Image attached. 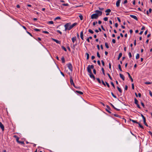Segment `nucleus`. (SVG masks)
<instances>
[{"label": "nucleus", "instance_id": "f257e3e1", "mask_svg": "<svg viewBox=\"0 0 152 152\" xmlns=\"http://www.w3.org/2000/svg\"><path fill=\"white\" fill-rule=\"evenodd\" d=\"M71 24V23H66L64 25V27L65 28V31H66L67 30H70L71 29L69 28Z\"/></svg>", "mask_w": 152, "mask_h": 152}, {"label": "nucleus", "instance_id": "f03ea898", "mask_svg": "<svg viewBox=\"0 0 152 152\" xmlns=\"http://www.w3.org/2000/svg\"><path fill=\"white\" fill-rule=\"evenodd\" d=\"M98 17V14L96 13L93 14L91 16V18L92 19H97Z\"/></svg>", "mask_w": 152, "mask_h": 152}, {"label": "nucleus", "instance_id": "7ed1b4c3", "mask_svg": "<svg viewBox=\"0 0 152 152\" xmlns=\"http://www.w3.org/2000/svg\"><path fill=\"white\" fill-rule=\"evenodd\" d=\"M67 66L68 68L69 69L71 72L72 71V64L71 63H69L67 64Z\"/></svg>", "mask_w": 152, "mask_h": 152}, {"label": "nucleus", "instance_id": "20e7f679", "mask_svg": "<svg viewBox=\"0 0 152 152\" xmlns=\"http://www.w3.org/2000/svg\"><path fill=\"white\" fill-rule=\"evenodd\" d=\"M95 12L96 13V14H99V15L98 14V16L99 17L101 16L102 14V12L101 11H99L98 10H95Z\"/></svg>", "mask_w": 152, "mask_h": 152}, {"label": "nucleus", "instance_id": "39448f33", "mask_svg": "<svg viewBox=\"0 0 152 152\" xmlns=\"http://www.w3.org/2000/svg\"><path fill=\"white\" fill-rule=\"evenodd\" d=\"M77 24V23H73L72 24V25H70V28H69L71 29L74 27L75 26H76Z\"/></svg>", "mask_w": 152, "mask_h": 152}, {"label": "nucleus", "instance_id": "423d86ee", "mask_svg": "<svg viewBox=\"0 0 152 152\" xmlns=\"http://www.w3.org/2000/svg\"><path fill=\"white\" fill-rule=\"evenodd\" d=\"M70 81L71 84V85H73V86H75V85L74 84V83L73 81V80L71 77H70Z\"/></svg>", "mask_w": 152, "mask_h": 152}, {"label": "nucleus", "instance_id": "0eeeda50", "mask_svg": "<svg viewBox=\"0 0 152 152\" xmlns=\"http://www.w3.org/2000/svg\"><path fill=\"white\" fill-rule=\"evenodd\" d=\"M89 75L90 77L91 78H93L94 80H95V76H94V75H93V74H92V73H91L90 74H89Z\"/></svg>", "mask_w": 152, "mask_h": 152}, {"label": "nucleus", "instance_id": "6e6552de", "mask_svg": "<svg viewBox=\"0 0 152 152\" xmlns=\"http://www.w3.org/2000/svg\"><path fill=\"white\" fill-rule=\"evenodd\" d=\"M90 65H89L87 68V71H88V72L89 74H90L91 73H92V71L91 70V69L90 68Z\"/></svg>", "mask_w": 152, "mask_h": 152}, {"label": "nucleus", "instance_id": "1a4fd4ad", "mask_svg": "<svg viewBox=\"0 0 152 152\" xmlns=\"http://www.w3.org/2000/svg\"><path fill=\"white\" fill-rule=\"evenodd\" d=\"M130 16L131 17L134 18V19H135L136 20H138V19L137 17L135 15H130Z\"/></svg>", "mask_w": 152, "mask_h": 152}, {"label": "nucleus", "instance_id": "9d476101", "mask_svg": "<svg viewBox=\"0 0 152 152\" xmlns=\"http://www.w3.org/2000/svg\"><path fill=\"white\" fill-rule=\"evenodd\" d=\"M121 0H118L116 2V5L117 7H118L120 5V3Z\"/></svg>", "mask_w": 152, "mask_h": 152}, {"label": "nucleus", "instance_id": "9b49d317", "mask_svg": "<svg viewBox=\"0 0 152 152\" xmlns=\"http://www.w3.org/2000/svg\"><path fill=\"white\" fill-rule=\"evenodd\" d=\"M13 137L16 139V140L17 142L18 143L20 141L19 140V138L16 135H15L13 136Z\"/></svg>", "mask_w": 152, "mask_h": 152}, {"label": "nucleus", "instance_id": "f8f14e48", "mask_svg": "<svg viewBox=\"0 0 152 152\" xmlns=\"http://www.w3.org/2000/svg\"><path fill=\"white\" fill-rule=\"evenodd\" d=\"M52 40H53L54 41L56 42L57 43L60 44L61 43V42L60 41H59L57 39H55L52 38Z\"/></svg>", "mask_w": 152, "mask_h": 152}, {"label": "nucleus", "instance_id": "ddd939ff", "mask_svg": "<svg viewBox=\"0 0 152 152\" xmlns=\"http://www.w3.org/2000/svg\"><path fill=\"white\" fill-rule=\"evenodd\" d=\"M0 127L2 130L3 131L4 129V126L2 123L0 121Z\"/></svg>", "mask_w": 152, "mask_h": 152}, {"label": "nucleus", "instance_id": "4468645a", "mask_svg": "<svg viewBox=\"0 0 152 152\" xmlns=\"http://www.w3.org/2000/svg\"><path fill=\"white\" fill-rule=\"evenodd\" d=\"M80 37L81 39L83 40H84L83 39V31H82L80 32Z\"/></svg>", "mask_w": 152, "mask_h": 152}, {"label": "nucleus", "instance_id": "2eb2a0df", "mask_svg": "<svg viewBox=\"0 0 152 152\" xmlns=\"http://www.w3.org/2000/svg\"><path fill=\"white\" fill-rule=\"evenodd\" d=\"M120 77L123 80H125V77L123 75L121 74H119Z\"/></svg>", "mask_w": 152, "mask_h": 152}, {"label": "nucleus", "instance_id": "dca6fc26", "mask_svg": "<svg viewBox=\"0 0 152 152\" xmlns=\"http://www.w3.org/2000/svg\"><path fill=\"white\" fill-rule=\"evenodd\" d=\"M127 73L128 74V77H129V78L131 80V82H133V79H132V77L131 76V75H130L129 73V72H127Z\"/></svg>", "mask_w": 152, "mask_h": 152}, {"label": "nucleus", "instance_id": "f3484780", "mask_svg": "<svg viewBox=\"0 0 152 152\" xmlns=\"http://www.w3.org/2000/svg\"><path fill=\"white\" fill-rule=\"evenodd\" d=\"M72 40L73 43H74L75 42L76 40V37H75L72 38Z\"/></svg>", "mask_w": 152, "mask_h": 152}, {"label": "nucleus", "instance_id": "a211bd4d", "mask_svg": "<svg viewBox=\"0 0 152 152\" xmlns=\"http://www.w3.org/2000/svg\"><path fill=\"white\" fill-rule=\"evenodd\" d=\"M129 120L131 121H132V122L133 123H135L137 124H138V122H137V121H136L132 119H129Z\"/></svg>", "mask_w": 152, "mask_h": 152}, {"label": "nucleus", "instance_id": "6ab92c4d", "mask_svg": "<svg viewBox=\"0 0 152 152\" xmlns=\"http://www.w3.org/2000/svg\"><path fill=\"white\" fill-rule=\"evenodd\" d=\"M122 56V53H119V55H118V60H119V59Z\"/></svg>", "mask_w": 152, "mask_h": 152}, {"label": "nucleus", "instance_id": "aec40b11", "mask_svg": "<svg viewBox=\"0 0 152 152\" xmlns=\"http://www.w3.org/2000/svg\"><path fill=\"white\" fill-rule=\"evenodd\" d=\"M75 92L79 94H83V92H81V91H75Z\"/></svg>", "mask_w": 152, "mask_h": 152}, {"label": "nucleus", "instance_id": "412c9836", "mask_svg": "<svg viewBox=\"0 0 152 152\" xmlns=\"http://www.w3.org/2000/svg\"><path fill=\"white\" fill-rule=\"evenodd\" d=\"M117 88L118 90L120 93H121L122 92V90L121 88H120L118 86L117 87Z\"/></svg>", "mask_w": 152, "mask_h": 152}, {"label": "nucleus", "instance_id": "4be33fe9", "mask_svg": "<svg viewBox=\"0 0 152 152\" xmlns=\"http://www.w3.org/2000/svg\"><path fill=\"white\" fill-rule=\"evenodd\" d=\"M134 103L135 104H138V101L135 98H134Z\"/></svg>", "mask_w": 152, "mask_h": 152}, {"label": "nucleus", "instance_id": "5701e85b", "mask_svg": "<svg viewBox=\"0 0 152 152\" xmlns=\"http://www.w3.org/2000/svg\"><path fill=\"white\" fill-rule=\"evenodd\" d=\"M61 60L62 61V62L63 63H65V60L64 58V56H63L61 58Z\"/></svg>", "mask_w": 152, "mask_h": 152}, {"label": "nucleus", "instance_id": "b1692460", "mask_svg": "<svg viewBox=\"0 0 152 152\" xmlns=\"http://www.w3.org/2000/svg\"><path fill=\"white\" fill-rule=\"evenodd\" d=\"M102 72L103 74V75L104 76H105V72H104V69L103 68H102Z\"/></svg>", "mask_w": 152, "mask_h": 152}, {"label": "nucleus", "instance_id": "393cba45", "mask_svg": "<svg viewBox=\"0 0 152 152\" xmlns=\"http://www.w3.org/2000/svg\"><path fill=\"white\" fill-rule=\"evenodd\" d=\"M111 10L110 9H107L105 11V12L109 13L111 12Z\"/></svg>", "mask_w": 152, "mask_h": 152}, {"label": "nucleus", "instance_id": "a878e982", "mask_svg": "<svg viewBox=\"0 0 152 152\" xmlns=\"http://www.w3.org/2000/svg\"><path fill=\"white\" fill-rule=\"evenodd\" d=\"M105 45L106 47L107 48H109V46L107 42L105 43Z\"/></svg>", "mask_w": 152, "mask_h": 152}, {"label": "nucleus", "instance_id": "bb28decb", "mask_svg": "<svg viewBox=\"0 0 152 152\" xmlns=\"http://www.w3.org/2000/svg\"><path fill=\"white\" fill-rule=\"evenodd\" d=\"M86 55L87 56V58H86V59L87 60H88L89 59V54L88 53H86Z\"/></svg>", "mask_w": 152, "mask_h": 152}, {"label": "nucleus", "instance_id": "cd10ccee", "mask_svg": "<svg viewBox=\"0 0 152 152\" xmlns=\"http://www.w3.org/2000/svg\"><path fill=\"white\" fill-rule=\"evenodd\" d=\"M143 121L144 123L145 124V125L147 126H148V125L146 123V119L144 120Z\"/></svg>", "mask_w": 152, "mask_h": 152}, {"label": "nucleus", "instance_id": "c85d7f7f", "mask_svg": "<svg viewBox=\"0 0 152 152\" xmlns=\"http://www.w3.org/2000/svg\"><path fill=\"white\" fill-rule=\"evenodd\" d=\"M47 23L48 24H53V22L52 21H50L48 22Z\"/></svg>", "mask_w": 152, "mask_h": 152}, {"label": "nucleus", "instance_id": "c756f323", "mask_svg": "<svg viewBox=\"0 0 152 152\" xmlns=\"http://www.w3.org/2000/svg\"><path fill=\"white\" fill-rule=\"evenodd\" d=\"M79 17L80 18L81 20H82L83 19V16L81 15H79Z\"/></svg>", "mask_w": 152, "mask_h": 152}, {"label": "nucleus", "instance_id": "7c9ffc66", "mask_svg": "<svg viewBox=\"0 0 152 152\" xmlns=\"http://www.w3.org/2000/svg\"><path fill=\"white\" fill-rule=\"evenodd\" d=\"M88 32L91 34H93L94 33V31L91 29H89L88 30Z\"/></svg>", "mask_w": 152, "mask_h": 152}, {"label": "nucleus", "instance_id": "2f4dec72", "mask_svg": "<svg viewBox=\"0 0 152 152\" xmlns=\"http://www.w3.org/2000/svg\"><path fill=\"white\" fill-rule=\"evenodd\" d=\"M137 124L139 125V126L140 128H141L142 129H143V126L142 125H141L138 122V124Z\"/></svg>", "mask_w": 152, "mask_h": 152}, {"label": "nucleus", "instance_id": "473e14b6", "mask_svg": "<svg viewBox=\"0 0 152 152\" xmlns=\"http://www.w3.org/2000/svg\"><path fill=\"white\" fill-rule=\"evenodd\" d=\"M140 57V55L139 54L137 53V54L136 56V59H138Z\"/></svg>", "mask_w": 152, "mask_h": 152}, {"label": "nucleus", "instance_id": "72a5a7b5", "mask_svg": "<svg viewBox=\"0 0 152 152\" xmlns=\"http://www.w3.org/2000/svg\"><path fill=\"white\" fill-rule=\"evenodd\" d=\"M118 68H119V69L121 71H122V69L121 68V66L120 64H118Z\"/></svg>", "mask_w": 152, "mask_h": 152}, {"label": "nucleus", "instance_id": "f704fd0d", "mask_svg": "<svg viewBox=\"0 0 152 152\" xmlns=\"http://www.w3.org/2000/svg\"><path fill=\"white\" fill-rule=\"evenodd\" d=\"M107 75L108 76V77H109V78H110V80H113L112 78L111 77V76L108 73H107Z\"/></svg>", "mask_w": 152, "mask_h": 152}, {"label": "nucleus", "instance_id": "c9c22d12", "mask_svg": "<svg viewBox=\"0 0 152 152\" xmlns=\"http://www.w3.org/2000/svg\"><path fill=\"white\" fill-rule=\"evenodd\" d=\"M111 94L112 95V96H113V97H114V98H116V96H115V95H114V94H113V92H111Z\"/></svg>", "mask_w": 152, "mask_h": 152}, {"label": "nucleus", "instance_id": "e433bc0d", "mask_svg": "<svg viewBox=\"0 0 152 152\" xmlns=\"http://www.w3.org/2000/svg\"><path fill=\"white\" fill-rule=\"evenodd\" d=\"M151 83V82H146L145 83V84H150Z\"/></svg>", "mask_w": 152, "mask_h": 152}, {"label": "nucleus", "instance_id": "4c0bfd02", "mask_svg": "<svg viewBox=\"0 0 152 152\" xmlns=\"http://www.w3.org/2000/svg\"><path fill=\"white\" fill-rule=\"evenodd\" d=\"M113 115H114V116H115L116 117H120V116L116 114H113Z\"/></svg>", "mask_w": 152, "mask_h": 152}, {"label": "nucleus", "instance_id": "58836bf2", "mask_svg": "<svg viewBox=\"0 0 152 152\" xmlns=\"http://www.w3.org/2000/svg\"><path fill=\"white\" fill-rule=\"evenodd\" d=\"M62 48L65 51H67V50L66 49V48L64 47V46H62Z\"/></svg>", "mask_w": 152, "mask_h": 152}, {"label": "nucleus", "instance_id": "ea45409f", "mask_svg": "<svg viewBox=\"0 0 152 152\" xmlns=\"http://www.w3.org/2000/svg\"><path fill=\"white\" fill-rule=\"evenodd\" d=\"M18 143H19V144H23V145L24 144V143L23 141H20Z\"/></svg>", "mask_w": 152, "mask_h": 152}, {"label": "nucleus", "instance_id": "a19ab883", "mask_svg": "<svg viewBox=\"0 0 152 152\" xmlns=\"http://www.w3.org/2000/svg\"><path fill=\"white\" fill-rule=\"evenodd\" d=\"M141 117H142V118L143 119V120H144L146 119L145 117L144 116V115L142 114H141Z\"/></svg>", "mask_w": 152, "mask_h": 152}, {"label": "nucleus", "instance_id": "79ce46f5", "mask_svg": "<svg viewBox=\"0 0 152 152\" xmlns=\"http://www.w3.org/2000/svg\"><path fill=\"white\" fill-rule=\"evenodd\" d=\"M97 56L99 57V58H100V55L99 53L98 52L97 53Z\"/></svg>", "mask_w": 152, "mask_h": 152}, {"label": "nucleus", "instance_id": "37998d69", "mask_svg": "<svg viewBox=\"0 0 152 152\" xmlns=\"http://www.w3.org/2000/svg\"><path fill=\"white\" fill-rule=\"evenodd\" d=\"M96 80H97L98 81L99 83H101V81H100V79L99 78H96Z\"/></svg>", "mask_w": 152, "mask_h": 152}, {"label": "nucleus", "instance_id": "c03bdc74", "mask_svg": "<svg viewBox=\"0 0 152 152\" xmlns=\"http://www.w3.org/2000/svg\"><path fill=\"white\" fill-rule=\"evenodd\" d=\"M62 5L64 6H68L69 5L68 4L66 3V4H62Z\"/></svg>", "mask_w": 152, "mask_h": 152}, {"label": "nucleus", "instance_id": "a18cd8bd", "mask_svg": "<svg viewBox=\"0 0 152 152\" xmlns=\"http://www.w3.org/2000/svg\"><path fill=\"white\" fill-rule=\"evenodd\" d=\"M110 83H111V85L113 86L114 88H115V86H114V85L113 83V82H111Z\"/></svg>", "mask_w": 152, "mask_h": 152}, {"label": "nucleus", "instance_id": "49530a36", "mask_svg": "<svg viewBox=\"0 0 152 152\" xmlns=\"http://www.w3.org/2000/svg\"><path fill=\"white\" fill-rule=\"evenodd\" d=\"M103 19L105 21H107L108 20V18L105 17L103 18Z\"/></svg>", "mask_w": 152, "mask_h": 152}, {"label": "nucleus", "instance_id": "de8ad7c7", "mask_svg": "<svg viewBox=\"0 0 152 152\" xmlns=\"http://www.w3.org/2000/svg\"><path fill=\"white\" fill-rule=\"evenodd\" d=\"M42 32L43 33H45V34H49V32L48 31H43Z\"/></svg>", "mask_w": 152, "mask_h": 152}, {"label": "nucleus", "instance_id": "09e8293b", "mask_svg": "<svg viewBox=\"0 0 152 152\" xmlns=\"http://www.w3.org/2000/svg\"><path fill=\"white\" fill-rule=\"evenodd\" d=\"M90 68L91 69H94V66L93 65H90Z\"/></svg>", "mask_w": 152, "mask_h": 152}, {"label": "nucleus", "instance_id": "8fccbe9b", "mask_svg": "<svg viewBox=\"0 0 152 152\" xmlns=\"http://www.w3.org/2000/svg\"><path fill=\"white\" fill-rule=\"evenodd\" d=\"M128 89V86L127 85H126L125 86V88H124V90L125 91H126Z\"/></svg>", "mask_w": 152, "mask_h": 152}, {"label": "nucleus", "instance_id": "3c124183", "mask_svg": "<svg viewBox=\"0 0 152 152\" xmlns=\"http://www.w3.org/2000/svg\"><path fill=\"white\" fill-rule=\"evenodd\" d=\"M61 19V18L60 17H56L55 18V20H58V19Z\"/></svg>", "mask_w": 152, "mask_h": 152}, {"label": "nucleus", "instance_id": "603ef678", "mask_svg": "<svg viewBox=\"0 0 152 152\" xmlns=\"http://www.w3.org/2000/svg\"><path fill=\"white\" fill-rule=\"evenodd\" d=\"M57 32L58 33H59L60 34H62V32L60 31V30H57Z\"/></svg>", "mask_w": 152, "mask_h": 152}, {"label": "nucleus", "instance_id": "864d4df0", "mask_svg": "<svg viewBox=\"0 0 152 152\" xmlns=\"http://www.w3.org/2000/svg\"><path fill=\"white\" fill-rule=\"evenodd\" d=\"M105 83H106V84L107 86L109 88L110 87V85H109V84H108V83L106 82H105Z\"/></svg>", "mask_w": 152, "mask_h": 152}, {"label": "nucleus", "instance_id": "5fc2aeb1", "mask_svg": "<svg viewBox=\"0 0 152 152\" xmlns=\"http://www.w3.org/2000/svg\"><path fill=\"white\" fill-rule=\"evenodd\" d=\"M101 61L102 62V65H103V66H104V61L103 60H101Z\"/></svg>", "mask_w": 152, "mask_h": 152}, {"label": "nucleus", "instance_id": "6e6d98bb", "mask_svg": "<svg viewBox=\"0 0 152 152\" xmlns=\"http://www.w3.org/2000/svg\"><path fill=\"white\" fill-rule=\"evenodd\" d=\"M93 71V72H94V74L95 75L96 74V70L95 69H94Z\"/></svg>", "mask_w": 152, "mask_h": 152}, {"label": "nucleus", "instance_id": "4d7b16f0", "mask_svg": "<svg viewBox=\"0 0 152 152\" xmlns=\"http://www.w3.org/2000/svg\"><path fill=\"white\" fill-rule=\"evenodd\" d=\"M141 104L143 106V107H145V106L144 104L142 102H141Z\"/></svg>", "mask_w": 152, "mask_h": 152}, {"label": "nucleus", "instance_id": "13d9d810", "mask_svg": "<svg viewBox=\"0 0 152 152\" xmlns=\"http://www.w3.org/2000/svg\"><path fill=\"white\" fill-rule=\"evenodd\" d=\"M129 57L130 58H131L132 57V56L131 53V52H129Z\"/></svg>", "mask_w": 152, "mask_h": 152}, {"label": "nucleus", "instance_id": "bf43d9fd", "mask_svg": "<svg viewBox=\"0 0 152 152\" xmlns=\"http://www.w3.org/2000/svg\"><path fill=\"white\" fill-rule=\"evenodd\" d=\"M34 30L36 31H40V29H37V28H34Z\"/></svg>", "mask_w": 152, "mask_h": 152}, {"label": "nucleus", "instance_id": "052dcab7", "mask_svg": "<svg viewBox=\"0 0 152 152\" xmlns=\"http://www.w3.org/2000/svg\"><path fill=\"white\" fill-rule=\"evenodd\" d=\"M26 32H27V33L28 34H29L30 36H31V37H32V35L29 32H28V31H26Z\"/></svg>", "mask_w": 152, "mask_h": 152}, {"label": "nucleus", "instance_id": "680f3d73", "mask_svg": "<svg viewBox=\"0 0 152 152\" xmlns=\"http://www.w3.org/2000/svg\"><path fill=\"white\" fill-rule=\"evenodd\" d=\"M97 23V21L94 22L93 23V26H95Z\"/></svg>", "mask_w": 152, "mask_h": 152}, {"label": "nucleus", "instance_id": "e2e57ef3", "mask_svg": "<svg viewBox=\"0 0 152 152\" xmlns=\"http://www.w3.org/2000/svg\"><path fill=\"white\" fill-rule=\"evenodd\" d=\"M112 42L113 43H115V40L114 39H112Z\"/></svg>", "mask_w": 152, "mask_h": 152}, {"label": "nucleus", "instance_id": "0e129e2a", "mask_svg": "<svg viewBox=\"0 0 152 152\" xmlns=\"http://www.w3.org/2000/svg\"><path fill=\"white\" fill-rule=\"evenodd\" d=\"M97 63H98V64L100 66L101 64H100V61L99 60H98L97 61Z\"/></svg>", "mask_w": 152, "mask_h": 152}, {"label": "nucleus", "instance_id": "69168bd1", "mask_svg": "<svg viewBox=\"0 0 152 152\" xmlns=\"http://www.w3.org/2000/svg\"><path fill=\"white\" fill-rule=\"evenodd\" d=\"M136 104L137 105V107L138 108H139V109L141 108V107H140V105L138 104Z\"/></svg>", "mask_w": 152, "mask_h": 152}, {"label": "nucleus", "instance_id": "338daca9", "mask_svg": "<svg viewBox=\"0 0 152 152\" xmlns=\"http://www.w3.org/2000/svg\"><path fill=\"white\" fill-rule=\"evenodd\" d=\"M149 94H150V95L152 97V93L151 92V91H149Z\"/></svg>", "mask_w": 152, "mask_h": 152}, {"label": "nucleus", "instance_id": "774afa93", "mask_svg": "<svg viewBox=\"0 0 152 152\" xmlns=\"http://www.w3.org/2000/svg\"><path fill=\"white\" fill-rule=\"evenodd\" d=\"M148 132L149 133V134H150L151 136L152 137V132H151V131H149Z\"/></svg>", "mask_w": 152, "mask_h": 152}]
</instances>
